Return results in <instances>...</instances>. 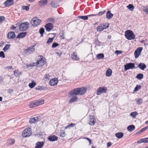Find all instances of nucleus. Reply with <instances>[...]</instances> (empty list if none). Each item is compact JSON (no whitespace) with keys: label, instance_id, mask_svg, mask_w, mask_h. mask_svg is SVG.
<instances>
[{"label":"nucleus","instance_id":"f257e3e1","mask_svg":"<svg viewBox=\"0 0 148 148\" xmlns=\"http://www.w3.org/2000/svg\"><path fill=\"white\" fill-rule=\"evenodd\" d=\"M86 91L85 88L82 87L79 88H76L73 89L68 93V95L69 97H72L69 101V103H72L76 101L78 98L76 95H83L84 94Z\"/></svg>","mask_w":148,"mask_h":148},{"label":"nucleus","instance_id":"f03ea898","mask_svg":"<svg viewBox=\"0 0 148 148\" xmlns=\"http://www.w3.org/2000/svg\"><path fill=\"white\" fill-rule=\"evenodd\" d=\"M44 103V99H41L31 102L29 104L30 108H33L43 104Z\"/></svg>","mask_w":148,"mask_h":148},{"label":"nucleus","instance_id":"7ed1b4c3","mask_svg":"<svg viewBox=\"0 0 148 148\" xmlns=\"http://www.w3.org/2000/svg\"><path fill=\"white\" fill-rule=\"evenodd\" d=\"M125 38L128 40L134 39L135 38V34L133 32L130 30H127L125 32Z\"/></svg>","mask_w":148,"mask_h":148},{"label":"nucleus","instance_id":"20e7f679","mask_svg":"<svg viewBox=\"0 0 148 148\" xmlns=\"http://www.w3.org/2000/svg\"><path fill=\"white\" fill-rule=\"evenodd\" d=\"M18 25L19 29L21 31L26 30L29 27V24L27 22H25L21 24H17L16 25Z\"/></svg>","mask_w":148,"mask_h":148},{"label":"nucleus","instance_id":"39448f33","mask_svg":"<svg viewBox=\"0 0 148 148\" xmlns=\"http://www.w3.org/2000/svg\"><path fill=\"white\" fill-rule=\"evenodd\" d=\"M32 134L31 128H27L25 129L22 133V136L23 137H27L30 136Z\"/></svg>","mask_w":148,"mask_h":148},{"label":"nucleus","instance_id":"423d86ee","mask_svg":"<svg viewBox=\"0 0 148 148\" xmlns=\"http://www.w3.org/2000/svg\"><path fill=\"white\" fill-rule=\"evenodd\" d=\"M41 22V20L36 17L33 18L31 21L32 25L35 27L39 25Z\"/></svg>","mask_w":148,"mask_h":148},{"label":"nucleus","instance_id":"0eeeda50","mask_svg":"<svg viewBox=\"0 0 148 148\" xmlns=\"http://www.w3.org/2000/svg\"><path fill=\"white\" fill-rule=\"evenodd\" d=\"M107 87L104 86L99 87L97 89V95H100L103 93H106L107 91Z\"/></svg>","mask_w":148,"mask_h":148},{"label":"nucleus","instance_id":"6e6552de","mask_svg":"<svg viewBox=\"0 0 148 148\" xmlns=\"http://www.w3.org/2000/svg\"><path fill=\"white\" fill-rule=\"evenodd\" d=\"M124 69L126 71L129 69H133L135 68L134 63H129L124 65Z\"/></svg>","mask_w":148,"mask_h":148},{"label":"nucleus","instance_id":"1a4fd4ad","mask_svg":"<svg viewBox=\"0 0 148 148\" xmlns=\"http://www.w3.org/2000/svg\"><path fill=\"white\" fill-rule=\"evenodd\" d=\"M143 49V47H140L138 48L134 52V55L135 58H137L139 56L141 53Z\"/></svg>","mask_w":148,"mask_h":148},{"label":"nucleus","instance_id":"9d476101","mask_svg":"<svg viewBox=\"0 0 148 148\" xmlns=\"http://www.w3.org/2000/svg\"><path fill=\"white\" fill-rule=\"evenodd\" d=\"M96 121L95 118L93 115H90L89 120L88 124L90 125H94L96 123Z\"/></svg>","mask_w":148,"mask_h":148},{"label":"nucleus","instance_id":"9b49d317","mask_svg":"<svg viewBox=\"0 0 148 148\" xmlns=\"http://www.w3.org/2000/svg\"><path fill=\"white\" fill-rule=\"evenodd\" d=\"M34 46H35L34 45H32L28 47L27 49H25L24 51V53H28L30 54L33 53L35 50V49L34 48Z\"/></svg>","mask_w":148,"mask_h":148},{"label":"nucleus","instance_id":"f8f14e48","mask_svg":"<svg viewBox=\"0 0 148 148\" xmlns=\"http://www.w3.org/2000/svg\"><path fill=\"white\" fill-rule=\"evenodd\" d=\"M45 63V62L44 60L41 58L40 60L37 61V62L36 63L35 65L37 67H39L43 66Z\"/></svg>","mask_w":148,"mask_h":148},{"label":"nucleus","instance_id":"ddd939ff","mask_svg":"<svg viewBox=\"0 0 148 148\" xmlns=\"http://www.w3.org/2000/svg\"><path fill=\"white\" fill-rule=\"evenodd\" d=\"M58 80L57 78H55L51 79L49 82V84L50 86H54L58 84Z\"/></svg>","mask_w":148,"mask_h":148},{"label":"nucleus","instance_id":"4468645a","mask_svg":"<svg viewBox=\"0 0 148 148\" xmlns=\"http://www.w3.org/2000/svg\"><path fill=\"white\" fill-rule=\"evenodd\" d=\"M48 3V0H40L38 2L39 6L44 7Z\"/></svg>","mask_w":148,"mask_h":148},{"label":"nucleus","instance_id":"2eb2a0df","mask_svg":"<svg viewBox=\"0 0 148 148\" xmlns=\"http://www.w3.org/2000/svg\"><path fill=\"white\" fill-rule=\"evenodd\" d=\"M45 27L47 32H49L53 28V26L51 23H48L45 26Z\"/></svg>","mask_w":148,"mask_h":148},{"label":"nucleus","instance_id":"dca6fc26","mask_svg":"<svg viewBox=\"0 0 148 148\" xmlns=\"http://www.w3.org/2000/svg\"><path fill=\"white\" fill-rule=\"evenodd\" d=\"M14 3V0H7L4 2V4L5 7H8L13 5Z\"/></svg>","mask_w":148,"mask_h":148},{"label":"nucleus","instance_id":"f3484780","mask_svg":"<svg viewBox=\"0 0 148 148\" xmlns=\"http://www.w3.org/2000/svg\"><path fill=\"white\" fill-rule=\"evenodd\" d=\"M39 119V117H36L31 118L29 120V122L30 123H34L38 122Z\"/></svg>","mask_w":148,"mask_h":148},{"label":"nucleus","instance_id":"a211bd4d","mask_svg":"<svg viewBox=\"0 0 148 148\" xmlns=\"http://www.w3.org/2000/svg\"><path fill=\"white\" fill-rule=\"evenodd\" d=\"M48 140L50 141H54L58 140V138L55 135H51L47 138Z\"/></svg>","mask_w":148,"mask_h":148},{"label":"nucleus","instance_id":"6ab92c4d","mask_svg":"<svg viewBox=\"0 0 148 148\" xmlns=\"http://www.w3.org/2000/svg\"><path fill=\"white\" fill-rule=\"evenodd\" d=\"M137 67L142 70H144L147 67L146 65L144 63L141 62L138 65Z\"/></svg>","mask_w":148,"mask_h":148},{"label":"nucleus","instance_id":"aec40b11","mask_svg":"<svg viewBox=\"0 0 148 148\" xmlns=\"http://www.w3.org/2000/svg\"><path fill=\"white\" fill-rule=\"evenodd\" d=\"M15 34L13 32H10L8 34V38L10 39H13L15 38Z\"/></svg>","mask_w":148,"mask_h":148},{"label":"nucleus","instance_id":"412c9836","mask_svg":"<svg viewBox=\"0 0 148 148\" xmlns=\"http://www.w3.org/2000/svg\"><path fill=\"white\" fill-rule=\"evenodd\" d=\"M44 144L43 142H38L36 144L35 148H41Z\"/></svg>","mask_w":148,"mask_h":148},{"label":"nucleus","instance_id":"4be33fe9","mask_svg":"<svg viewBox=\"0 0 148 148\" xmlns=\"http://www.w3.org/2000/svg\"><path fill=\"white\" fill-rule=\"evenodd\" d=\"M113 16V14H112L110 11L108 10L107 11L106 14V17L109 19L112 18Z\"/></svg>","mask_w":148,"mask_h":148},{"label":"nucleus","instance_id":"5701e85b","mask_svg":"<svg viewBox=\"0 0 148 148\" xmlns=\"http://www.w3.org/2000/svg\"><path fill=\"white\" fill-rule=\"evenodd\" d=\"M27 34V33L23 32L20 33L16 37L17 38H21L25 37Z\"/></svg>","mask_w":148,"mask_h":148},{"label":"nucleus","instance_id":"b1692460","mask_svg":"<svg viewBox=\"0 0 148 148\" xmlns=\"http://www.w3.org/2000/svg\"><path fill=\"white\" fill-rule=\"evenodd\" d=\"M14 72V75L15 77H19L22 74V72H19L18 70H15Z\"/></svg>","mask_w":148,"mask_h":148},{"label":"nucleus","instance_id":"393cba45","mask_svg":"<svg viewBox=\"0 0 148 148\" xmlns=\"http://www.w3.org/2000/svg\"><path fill=\"white\" fill-rule=\"evenodd\" d=\"M51 5L52 7L54 8H56L59 6L57 1H52L51 2Z\"/></svg>","mask_w":148,"mask_h":148},{"label":"nucleus","instance_id":"a878e982","mask_svg":"<svg viewBox=\"0 0 148 148\" xmlns=\"http://www.w3.org/2000/svg\"><path fill=\"white\" fill-rule=\"evenodd\" d=\"M112 73V71L110 68L108 69L106 72V75L107 76L109 77L111 76Z\"/></svg>","mask_w":148,"mask_h":148},{"label":"nucleus","instance_id":"bb28decb","mask_svg":"<svg viewBox=\"0 0 148 148\" xmlns=\"http://www.w3.org/2000/svg\"><path fill=\"white\" fill-rule=\"evenodd\" d=\"M135 129V126L133 125H131L128 126L127 129L129 132H132Z\"/></svg>","mask_w":148,"mask_h":148},{"label":"nucleus","instance_id":"cd10ccee","mask_svg":"<svg viewBox=\"0 0 148 148\" xmlns=\"http://www.w3.org/2000/svg\"><path fill=\"white\" fill-rule=\"evenodd\" d=\"M71 58L74 60H79V58L77 56L76 53L75 52H73L71 55Z\"/></svg>","mask_w":148,"mask_h":148},{"label":"nucleus","instance_id":"c85d7f7f","mask_svg":"<svg viewBox=\"0 0 148 148\" xmlns=\"http://www.w3.org/2000/svg\"><path fill=\"white\" fill-rule=\"evenodd\" d=\"M116 136L118 138H121L123 137V134L122 132H117L115 134Z\"/></svg>","mask_w":148,"mask_h":148},{"label":"nucleus","instance_id":"c756f323","mask_svg":"<svg viewBox=\"0 0 148 148\" xmlns=\"http://www.w3.org/2000/svg\"><path fill=\"white\" fill-rule=\"evenodd\" d=\"M141 8L146 14H148V5L142 6L141 7Z\"/></svg>","mask_w":148,"mask_h":148},{"label":"nucleus","instance_id":"7c9ffc66","mask_svg":"<svg viewBox=\"0 0 148 148\" xmlns=\"http://www.w3.org/2000/svg\"><path fill=\"white\" fill-rule=\"evenodd\" d=\"M136 103L138 105H140L143 103V99L141 98H138L135 99Z\"/></svg>","mask_w":148,"mask_h":148},{"label":"nucleus","instance_id":"2f4dec72","mask_svg":"<svg viewBox=\"0 0 148 148\" xmlns=\"http://www.w3.org/2000/svg\"><path fill=\"white\" fill-rule=\"evenodd\" d=\"M36 82L34 81H32V83H29L28 86L30 88H32L36 86Z\"/></svg>","mask_w":148,"mask_h":148},{"label":"nucleus","instance_id":"473e14b6","mask_svg":"<svg viewBox=\"0 0 148 148\" xmlns=\"http://www.w3.org/2000/svg\"><path fill=\"white\" fill-rule=\"evenodd\" d=\"M15 140L14 139H9L7 141V144L8 145H12L14 143Z\"/></svg>","mask_w":148,"mask_h":148},{"label":"nucleus","instance_id":"72a5a7b5","mask_svg":"<svg viewBox=\"0 0 148 148\" xmlns=\"http://www.w3.org/2000/svg\"><path fill=\"white\" fill-rule=\"evenodd\" d=\"M52 34L54 35V37L52 38H49L47 42V43L49 44L50 43L52 42L53 41V40H54V37L55 36L56 34L55 33H53Z\"/></svg>","mask_w":148,"mask_h":148},{"label":"nucleus","instance_id":"f704fd0d","mask_svg":"<svg viewBox=\"0 0 148 148\" xmlns=\"http://www.w3.org/2000/svg\"><path fill=\"white\" fill-rule=\"evenodd\" d=\"M103 29V25L101 24L98 26L97 28V30L98 32H100L102 31Z\"/></svg>","mask_w":148,"mask_h":148},{"label":"nucleus","instance_id":"c9c22d12","mask_svg":"<svg viewBox=\"0 0 148 148\" xmlns=\"http://www.w3.org/2000/svg\"><path fill=\"white\" fill-rule=\"evenodd\" d=\"M143 74L140 73L138 74L136 76V78L139 79H141L143 78Z\"/></svg>","mask_w":148,"mask_h":148},{"label":"nucleus","instance_id":"e433bc0d","mask_svg":"<svg viewBox=\"0 0 148 148\" xmlns=\"http://www.w3.org/2000/svg\"><path fill=\"white\" fill-rule=\"evenodd\" d=\"M104 57V55L103 53H100L98 54L97 56V58L98 59H102Z\"/></svg>","mask_w":148,"mask_h":148},{"label":"nucleus","instance_id":"4c0bfd02","mask_svg":"<svg viewBox=\"0 0 148 148\" xmlns=\"http://www.w3.org/2000/svg\"><path fill=\"white\" fill-rule=\"evenodd\" d=\"M128 9L130 11H132L134 10V7L132 4H129L127 6Z\"/></svg>","mask_w":148,"mask_h":148},{"label":"nucleus","instance_id":"58836bf2","mask_svg":"<svg viewBox=\"0 0 148 148\" xmlns=\"http://www.w3.org/2000/svg\"><path fill=\"white\" fill-rule=\"evenodd\" d=\"M10 46V45L9 44L5 45V47L3 49V50L5 52L9 49Z\"/></svg>","mask_w":148,"mask_h":148},{"label":"nucleus","instance_id":"ea45409f","mask_svg":"<svg viewBox=\"0 0 148 148\" xmlns=\"http://www.w3.org/2000/svg\"><path fill=\"white\" fill-rule=\"evenodd\" d=\"M78 18H80L82 19L85 20L88 19V15L84 16H78Z\"/></svg>","mask_w":148,"mask_h":148},{"label":"nucleus","instance_id":"a19ab883","mask_svg":"<svg viewBox=\"0 0 148 148\" xmlns=\"http://www.w3.org/2000/svg\"><path fill=\"white\" fill-rule=\"evenodd\" d=\"M138 114V113L137 112H134L131 113L130 114V116L133 118H135Z\"/></svg>","mask_w":148,"mask_h":148},{"label":"nucleus","instance_id":"79ce46f5","mask_svg":"<svg viewBox=\"0 0 148 148\" xmlns=\"http://www.w3.org/2000/svg\"><path fill=\"white\" fill-rule=\"evenodd\" d=\"M75 125V123H71L70 125H67L65 127V129H66L68 128H70V127H73Z\"/></svg>","mask_w":148,"mask_h":148},{"label":"nucleus","instance_id":"37998d69","mask_svg":"<svg viewBox=\"0 0 148 148\" xmlns=\"http://www.w3.org/2000/svg\"><path fill=\"white\" fill-rule=\"evenodd\" d=\"M141 86L140 85H137L136 86V87L135 88L134 90V91L136 92L138 90L141 88Z\"/></svg>","mask_w":148,"mask_h":148},{"label":"nucleus","instance_id":"c03bdc74","mask_svg":"<svg viewBox=\"0 0 148 148\" xmlns=\"http://www.w3.org/2000/svg\"><path fill=\"white\" fill-rule=\"evenodd\" d=\"M103 28L104 29H106L109 27V24L108 23H105L102 24Z\"/></svg>","mask_w":148,"mask_h":148},{"label":"nucleus","instance_id":"a18cd8bd","mask_svg":"<svg viewBox=\"0 0 148 148\" xmlns=\"http://www.w3.org/2000/svg\"><path fill=\"white\" fill-rule=\"evenodd\" d=\"M59 37L61 39H64L63 31H61L60 32Z\"/></svg>","mask_w":148,"mask_h":148},{"label":"nucleus","instance_id":"49530a36","mask_svg":"<svg viewBox=\"0 0 148 148\" xmlns=\"http://www.w3.org/2000/svg\"><path fill=\"white\" fill-rule=\"evenodd\" d=\"M94 43L96 45H97V46H99L101 44V42H100L98 39L97 38L95 39Z\"/></svg>","mask_w":148,"mask_h":148},{"label":"nucleus","instance_id":"de8ad7c7","mask_svg":"<svg viewBox=\"0 0 148 148\" xmlns=\"http://www.w3.org/2000/svg\"><path fill=\"white\" fill-rule=\"evenodd\" d=\"M45 32L44 29L43 28H41L39 29V33L41 34V36H43V34Z\"/></svg>","mask_w":148,"mask_h":148},{"label":"nucleus","instance_id":"09e8293b","mask_svg":"<svg viewBox=\"0 0 148 148\" xmlns=\"http://www.w3.org/2000/svg\"><path fill=\"white\" fill-rule=\"evenodd\" d=\"M60 136L62 137H64L65 136V132L63 130L60 131Z\"/></svg>","mask_w":148,"mask_h":148},{"label":"nucleus","instance_id":"8fccbe9b","mask_svg":"<svg viewBox=\"0 0 148 148\" xmlns=\"http://www.w3.org/2000/svg\"><path fill=\"white\" fill-rule=\"evenodd\" d=\"M36 90H44L45 88L43 86H38L36 87Z\"/></svg>","mask_w":148,"mask_h":148},{"label":"nucleus","instance_id":"3c124183","mask_svg":"<svg viewBox=\"0 0 148 148\" xmlns=\"http://www.w3.org/2000/svg\"><path fill=\"white\" fill-rule=\"evenodd\" d=\"M59 45V44L57 43L54 42L53 43L52 45V48H54Z\"/></svg>","mask_w":148,"mask_h":148},{"label":"nucleus","instance_id":"603ef678","mask_svg":"<svg viewBox=\"0 0 148 148\" xmlns=\"http://www.w3.org/2000/svg\"><path fill=\"white\" fill-rule=\"evenodd\" d=\"M0 57L2 58H5L4 53L3 51H1L0 52Z\"/></svg>","mask_w":148,"mask_h":148},{"label":"nucleus","instance_id":"864d4df0","mask_svg":"<svg viewBox=\"0 0 148 148\" xmlns=\"http://www.w3.org/2000/svg\"><path fill=\"white\" fill-rule=\"evenodd\" d=\"M147 128H148V126L145 127L142 129H141L140 131L139 132L140 133L142 132L145 130H147Z\"/></svg>","mask_w":148,"mask_h":148},{"label":"nucleus","instance_id":"5fc2aeb1","mask_svg":"<svg viewBox=\"0 0 148 148\" xmlns=\"http://www.w3.org/2000/svg\"><path fill=\"white\" fill-rule=\"evenodd\" d=\"M105 12V10H103L102 11L98 13L97 15L99 16H101L103 15Z\"/></svg>","mask_w":148,"mask_h":148},{"label":"nucleus","instance_id":"6e6d98bb","mask_svg":"<svg viewBox=\"0 0 148 148\" xmlns=\"http://www.w3.org/2000/svg\"><path fill=\"white\" fill-rule=\"evenodd\" d=\"M143 143H148V138H143Z\"/></svg>","mask_w":148,"mask_h":148},{"label":"nucleus","instance_id":"4d7b16f0","mask_svg":"<svg viewBox=\"0 0 148 148\" xmlns=\"http://www.w3.org/2000/svg\"><path fill=\"white\" fill-rule=\"evenodd\" d=\"M5 19V17L3 16H0V22L1 23Z\"/></svg>","mask_w":148,"mask_h":148},{"label":"nucleus","instance_id":"13d9d810","mask_svg":"<svg viewBox=\"0 0 148 148\" xmlns=\"http://www.w3.org/2000/svg\"><path fill=\"white\" fill-rule=\"evenodd\" d=\"M84 139H86V140H88V141H89V145H90L91 144V140L90 139V138H87V137H85L84 138Z\"/></svg>","mask_w":148,"mask_h":148},{"label":"nucleus","instance_id":"bf43d9fd","mask_svg":"<svg viewBox=\"0 0 148 148\" xmlns=\"http://www.w3.org/2000/svg\"><path fill=\"white\" fill-rule=\"evenodd\" d=\"M122 53V52L121 51H118L116 50L115 51V53L117 54V55L119 54Z\"/></svg>","mask_w":148,"mask_h":148},{"label":"nucleus","instance_id":"052dcab7","mask_svg":"<svg viewBox=\"0 0 148 148\" xmlns=\"http://www.w3.org/2000/svg\"><path fill=\"white\" fill-rule=\"evenodd\" d=\"M143 143V138L139 140L137 142V143L138 144L140 143Z\"/></svg>","mask_w":148,"mask_h":148},{"label":"nucleus","instance_id":"680f3d73","mask_svg":"<svg viewBox=\"0 0 148 148\" xmlns=\"http://www.w3.org/2000/svg\"><path fill=\"white\" fill-rule=\"evenodd\" d=\"M49 21L51 22L54 23L55 20L53 18H51L49 19Z\"/></svg>","mask_w":148,"mask_h":148},{"label":"nucleus","instance_id":"e2e57ef3","mask_svg":"<svg viewBox=\"0 0 148 148\" xmlns=\"http://www.w3.org/2000/svg\"><path fill=\"white\" fill-rule=\"evenodd\" d=\"M112 145V144L110 142H109L107 143V147H110Z\"/></svg>","mask_w":148,"mask_h":148},{"label":"nucleus","instance_id":"0e129e2a","mask_svg":"<svg viewBox=\"0 0 148 148\" xmlns=\"http://www.w3.org/2000/svg\"><path fill=\"white\" fill-rule=\"evenodd\" d=\"M12 66H7L6 67V69H8V70H10L12 69Z\"/></svg>","mask_w":148,"mask_h":148},{"label":"nucleus","instance_id":"69168bd1","mask_svg":"<svg viewBox=\"0 0 148 148\" xmlns=\"http://www.w3.org/2000/svg\"><path fill=\"white\" fill-rule=\"evenodd\" d=\"M49 74H46L44 76V78L45 79H48V77H49Z\"/></svg>","mask_w":148,"mask_h":148},{"label":"nucleus","instance_id":"338daca9","mask_svg":"<svg viewBox=\"0 0 148 148\" xmlns=\"http://www.w3.org/2000/svg\"><path fill=\"white\" fill-rule=\"evenodd\" d=\"M24 7L25 8H24V9H25L26 11H28L29 9V8L28 6H25Z\"/></svg>","mask_w":148,"mask_h":148},{"label":"nucleus","instance_id":"774afa93","mask_svg":"<svg viewBox=\"0 0 148 148\" xmlns=\"http://www.w3.org/2000/svg\"><path fill=\"white\" fill-rule=\"evenodd\" d=\"M118 96V95L117 93H115L113 95V97H117Z\"/></svg>","mask_w":148,"mask_h":148}]
</instances>
